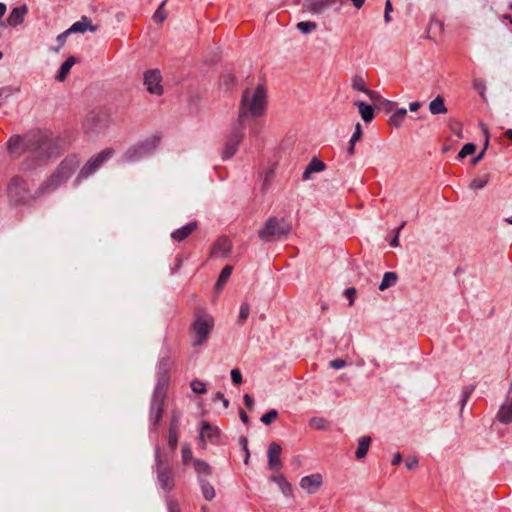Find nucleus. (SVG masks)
I'll return each instance as SVG.
<instances>
[{
  "instance_id": "9d476101",
  "label": "nucleus",
  "mask_w": 512,
  "mask_h": 512,
  "mask_svg": "<svg viewBox=\"0 0 512 512\" xmlns=\"http://www.w3.org/2000/svg\"><path fill=\"white\" fill-rule=\"evenodd\" d=\"M143 85L150 94L160 95V70L155 68L145 71Z\"/></svg>"
},
{
  "instance_id": "0e129e2a",
  "label": "nucleus",
  "mask_w": 512,
  "mask_h": 512,
  "mask_svg": "<svg viewBox=\"0 0 512 512\" xmlns=\"http://www.w3.org/2000/svg\"><path fill=\"white\" fill-rule=\"evenodd\" d=\"M402 462V455L400 453H396L393 458H392V461H391V464L393 466H397L399 465L400 463Z\"/></svg>"
},
{
  "instance_id": "680f3d73",
  "label": "nucleus",
  "mask_w": 512,
  "mask_h": 512,
  "mask_svg": "<svg viewBox=\"0 0 512 512\" xmlns=\"http://www.w3.org/2000/svg\"><path fill=\"white\" fill-rule=\"evenodd\" d=\"M243 400H244V403H245V406L248 408V409H253V406H254V400L253 398L249 395V394H245L243 396Z\"/></svg>"
},
{
  "instance_id": "9b49d317",
  "label": "nucleus",
  "mask_w": 512,
  "mask_h": 512,
  "mask_svg": "<svg viewBox=\"0 0 512 512\" xmlns=\"http://www.w3.org/2000/svg\"><path fill=\"white\" fill-rule=\"evenodd\" d=\"M281 450V446L276 442H272L268 447V467L272 471H279L282 468Z\"/></svg>"
},
{
  "instance_id": "6e6d98bb",
  "label": "nucleus",
  "mask_w": 512,
  "mask_h": 512,
  "mask_svg": "<svg viewBox=\"0 0 512 512\" xmlns=\"http://www.w3.org/2000/svg\"><path fill=\"white\" fill-rule=\"evenodd\" d=\"M70 35V32L68 29L61 34H59L56 38V41L58 42V47L55 49V51H58L65 43L66 38Z\"/></svg>"
},
{
  "instance_id": "4be33fe9",
  "label": "nucleus",
  "mask_w": 512,
  "mask_h": 512,
  "mask_svg": "<svg viewBox=\"0 0 512 512\" xmlns=\"http://www.w3.org/2000/svg\"><path fill=\"white\" fill-rule=\"evenodd\" d=\"M193 464H194V469H195L196 473L198 474L199 480L201 478L206 479L208 476L211 475L212 469L206 461L201 460V459H195Z\"/></svg>"
},
{
  "instance_id": "09e8293b",
  "label": "nucleus",
  "mask_w": 512,
  "mask_h": 512,
  "mask_svg": "<svg viewBox=\"0 0 512 512\" xmlns=\"http://www.w3.org/2000/svg\"><path fill=\"white\" fill-rule=\"evenodd\" d=\"M393 11L392 3L390 0H386L385 8H384V21L385 23H390L392 21L391 12Z\"/></svg>"
},
{
  "instance_id": "58836bf2",
  "label": "nucleus",
  "mask_w": 512,
  "mask_h": 512,
  "mask_svg": "<svg viewBox=\"0 0 512 512\" xmlns=\"http://www.w3.org/2000/svg\"><path fill=\"white\" fill-rule=\"evenodd\" d=\"M192 391L196 394H204L206 392V384L198 379H194L190 383Z\"/></svg>"
},
{
  "instance_id": "2f4dec72",
  "label": "nucleus",
  "mask_w": 512,
  "mask_h": 512,
  "mask_svg": "<svg viewBox=\"0 0 512 512\" xmlns=\"http://www.w3.org/2000/svg\"><path fill=\"white\" fill-rule=\"evenodd\" d=\"M406 115L407 110L405 108H399L390 116L389 122L391 125L399 127Z\"/></svg>"
},
{
  "instance_id": "423d86ee",
  "label": "nucleus",
  "mask_w": 512,
  "mask_h": 512,
  "mask_svg": "<svg viewBox=\"0 0 512 512\" xmlns=\"http://www.w3.org/2000/svg\"><path fill=\"white\" fill-rule=\"evenodd\" d=\"M31 145L33 155L41 160L50 158L56 150L53 139L47 135L36 133L30 136L28 140Z\"/></svg>"
},
{
  "instance_id": "6e6552de",
  "label": "nucleus",
  "mask_w": 512,
  "mask_h": 512,
  "mask_svg": "<svg viewBox=\"0 0 512 512\" xmlns=\"http://www.w3.org/2000/svg\"><path fill=\"white\" fill-rule=\"evenodd\" d=\"M243 136H244V124H239V120H238L237 123L233 126V128L226 140L224 150H223V155H222L223 160H228L235 155V153L238 149V146L243 139Z\"/></svg>"
},
{
  "instance_id": "0eeeda50",
  "label": "nucleus",
  "mask_w": 512,
  "mask_h": 512,
  "mask_svg": "<svg viewBox=\"0 0 512 512\" xmlns=\"http://www.w3.org/2000/svg\"><path fill=\"white\" fill-rule=\"evenodd\" d=\"M112 155V149H104L96 156L90 158L87 163L80 169L76 178V182L79 183L82 179H85L94 174L104 162L112 157Z\"/></svg>"
},
{
  "instance_id": "7ed1b4c3",
  "label": "nucleus",
  "mask_w": 512,
  "mask_h": 512,
  "mask_svg": "<svg viewBox=\"0 0 512 512\" xmlns=\"http://www.w3.org/2000/svg\"><path fill=\"white\" fill-rule=\"evenodd\" d=\"M290 232L291 225L284 218L269 217L258 231V237L264 242H274L286 239Z\"/></svg>"
},
{
  "instance_id": "c9c22d12",
  "label": "nucleus",
  "mask_w": 512,
  "mask_h": 512,
  "mask_svg": "<svg viewBox=\"0 0 512 512\" xmlns=\"http://www.w3.org/2000/svg\"><path fill=\"white\" fill-rule=\"evenodd\" d=\"M235 82H236L235 76L229 72L222 74V76L220 78V84L225 89H229L230 87H232L235 84Z\"/></svg>"
},
{
  "instance_id": "dca6fc26",
  "label": "nucleus",
  "mask_w": 512,
  "mask_h": 512,
  "mask_svg": "<svg viewBox=\"0 0 512 512\" xmlns=\"http://www.w3.org/2000/svg\"><path fill=\"white\" fill-rule=\"evenodd\" d=\"M28 8L26 4L15 7L11 10L8 18L6 19V25L16 27L24 22L25 15L27 14Z\"/></svg>"
},
{
  "instance_id": "4d7b16f0",
  "label": "nucleus",
  "mask_w": 512,
  "mask_h": 512,
  "mask_svg": "<svg viewBox=\"0 0 512 512\" xmlns=\"http://www.w3.org/2000/svg\"><path fill=\"white\" fill-rule=\"evenodd\" d=\"M155 462H156L155 472H156L157 478L160 479V448L158 445H156V447H155Z\"/></svg>"
},
{
  "instance_id": "f8f14e48",
  "label": "nucleus",
  "mask_w": 512,
  "mask_h": 512,
  "mask_svg": "<svg viewBox=\"0 0 512 512\" xmlns=\"http://www.w3.org/2000/svg\"><path fill=\"white\" fill-rule=\"evenodd\" d=\"M497 419L503 424H509L512 422V384L507 393L506 400L498 410Z\"/></svg>"
},
{
  "instance_id": "5701e85b",
  "label": "nucleus",
  "mask_w": 512,
  "mask_h": 512,
  "mask_svg": "<svg viewBox=\"0 0 512 512\" xmlns=\"http://www.w3.org/2000/svg\"><path fill=\"white\" fill-rule=\"evenodd\" d=\"M270 481L275 482L284 496H290L292 494V485L282 475H273L270 477Z\"/></svg>"
},
{
  "instance_id": "338daca9",
  "label": "nucleus",
  "mask_w": 512,
  "mask_h": 512,
  "mask_svg": "<svg viewBox=\"0 0 512 512\" xmlns=\"http://www.w3.org/2000/svg\"><path fill=\"white\" fill-rule=\"evenodd\" d=\"M485 150H482L476 157H474L471 161L472 165H476L484 156Z\"/></svg>"
},
{
  "instance_id": "aec40b11",
  "label": "nucleus",
  "mask_w": 512,
  "mask_h": 512,
  "mask_svg": "<svg viewBox=\"0 0 512 512\" xmlns=\"http://www.w3.org/2000/svg\"><path fill=\"white\" fill-rule=\"evenodd\" d=\"M354 105L358 108L364 122H371L374 118V108L363 101H356Z\"/></svg>"
},
{
  "instance_id": "8fccbe9b",
  "label": "nucleus",
  "mask_w": 512,
  "mask_h": 512,
  "mask_svg": "<svg viewBox=\"0 0 512 512\" xmlns=\"http://www.w3.org/2000/svg\"><path fill=\"white\" fill-rule=\"evenodd\" d=\"M361 137H362V126L360 123H357L355 125L354 133L352 134L349 141L356 143L357 141H359L361 139Z\"/></svg>"
},
{
  "instance_id": "37998d69",
  "label": "nucleus",
  "mask_w": 512,
  "mask_h": 512,
  "mask_svg": "<svg viewBox=\"0 0 512 512\" xmlns=\"http://www.w3.org/2000/svg\"><path fill=\"white\" fill-rule=\"evenodd\" d=\"M278 417V412L275 409H271L261 417V422L265 425H270Z\"/></svg>"
},
{
  "instance_id": "c756f323",
  "label": "nucleus",
  "mask_w": 512,
  "mask_h": 512,
  "mask_svg": "<svg viewBox=\"0 0 512 512\" xmlns=\"http://www.w3.org/2000/svg\"><path fill=\"white\" fill-rule=\"evenodd\" d=\"M203 497L207 501H211L215 497V489L205 478H201L199 481Z\"/></svg>"
},
{
  "instance_id": "f3484780",
  "label": "nucleus",
  "mask_w": 512,
  "mask_h": 512,
  "mask_svg": "<svg viewBox=\"0 0 512 512\" xmlns=\"http://www.w3.org/2000/svg\"><path fill=\"white\" fill-rule=\"evenodd\" d=\"M198 228V223L196 221H191L181 228L176 229L171 233V238L176 242H182L186 238H188L196 229Z\"/></svg>"
},
{
  "instance_id": "f704fd0d",
  "label": "nucleus",
  "mask_w": 512,
  "mask_h": 512,
  "mask_svg": "<svg viewBox=\"0 0 512 512\" xmlns=\"http://www.w3.org/2000/svg\"><path fill=\"white\" fill-rule=\"evenodd\" d=\"M352 88L354 90H357V91H360V92H363L365 93V91L368 89L366 87V83H365V80L362 76L360 75H355L352 79Z\"/></svg>"
},
{
  "instance_id": "a211bd4d",
  "label": "nucleus",
  "mask_w": 512,
  "mask_h": 512,
  "mask_svg": "<svg viewBox=\"0 0 512 512\" xmlns=\"http://www.w3.org/2000/svg\"><path fill=\"white\" fill-rule=\"evenodd\" d=\"M87 30L91 32H95L97 30V26L92 25L91 21L87 16H82L80 21L75 22L71 25L70 28H68V31L70 34L72 33H84Z\"/></svg>"
},
{
  "instance_id": "c85d7f7f",
  "label": "nucleus",
  "mask_w": 512,
  "mask_h": 512,
  "mask_svg": "<svg viewBox=\"0 0 512 512\" xmlns=\"http://www.w3.org/2000/svg\"><path fill=\"white\" fill-rule=\"evenodd\" d=\"M174 487V474L168 469H162V490L171 491Z\"/></svg>"
},
{
  "instance_id": "774afa93",
  "label": "nucleus",
  "mask_w": 512,
  "mask_h": 512,
  "mask_svg": "<svg viewBox=\"0 0 512 512\" xmlns=\"http://www.w3.org/2000/svg\"><path fill=\"white\" fill-rule=\"evenodd\" d=\"M420 107H421V103L420 102H412V103L409 104V110L411 112L417 111Z\"/></svg>"
},
{
  "instance_id": "69168bd1",
  "label": "nucleus",
  "mask_w": 512,
  "mask_h": 512,
  "mask_svg": "<svg viewBox=\"0 0 512 512\" xmlns=\"http://www.w3.org/2000/svg\"><path fill=\"white\" fill-rule=\"evenodd\" d=\"M239 416H240L241 421L244 424H248L249 418H248V415L246 414V412L243 409L240 410Z\"/></svg>"
},
{
  "instance_id": "ddd939ff",
  "label": "nucleus",
  "mask_w": 512,
  "mask_h": 512,
  "mask_svg": "<svg viewBox=\"0 0 512 512\" xmlns=\"http://www.w3.org/2000/svg\"><path fill=\"white\" fill-rule=\"evenodd\" d=\"M231 249L232 244L230 240L227 237L222 236L214 243L210 256L213 258H225L229 255Z\"/></svg>"
},
{
  "instance_id": "c03bdc74",
  "label": "nucleus",
  "mask_w": 512,
  "mask_h": 512,
  "mask_svg": "<svg viewBox=\"0 0 512 512\" xmlns=\"http://www.w3.org/2000/svg\"><path fill=\"white\" fill-rule=\"evenodd\" d=\"M182 461L185 465H188L189 461L192 460V450L188 444L182 445Z\"/></svg>"
},
{
  "instance_id": "4468645a",
  "label": "nucleus",
  "mask_w": 512,
  "mask_h": 512,
  "mask_svg": "<svg viewBox=\"0 0 512 512\" xmlns=\"http://www.w3.org/2000/svg\"><path fill=\"white\" fill-rule=\"evenodd\" d=\"M322 482L321 474L315 473L301 478L300 487L307 491L308 494H314L320 488Z\"/></svg>"
},
{
  "instance_id": "79ce46f5",
  "label": "nucleus",
  "mask_w": 512,
  "mask_h": 512,
  "mask_svg": "<svg viewBox=\"0 0 512 512\" xmlns=\"http://www.w3.org/2000/svg\"><path fill=\"white\" fill-rule=\"evenodd\" d=\"M249 313H250V305L246 302L242 303L240 306L238 323L243 324L247 320Z\"/></svg>"
},
{
  "instance_id": "cd10ccee",
  "label": "nucleus",
  "mask_w": 512,
  "mask_h": 512,
  "mask_svg": "<svg viewBox=\"0 0 512 512\" xmlns=\"http://www.w3.org/2000/svg\"><path fill=\"white\" fill-rule=\"evenodd\" d=\"M397 279L398 277L395 272H385L379 285V290L384 291L390 287H393L396 285Z\"/></svg>"
},
{
  "instance_id": "1a4fd4ad",
  "label": "nucleus",
  "mask_w": 512,
  "mask_h": 512,
  "mask_svg": "<svg viewBox=\"0 0 512 512\" xmlns=\"http://www.w3.org/2000/svg\"><path fill=\"white\" fill-rule=\"evenodd\" d=\"M7 193L13 203L19 204L24 202L28 197L26 182L20 177H14L8 185Z\"/></svg>"
},
{
  "instance_id": "e433bc0d",
  "label": "nucleus",
  "mask_w": 512,
  "mask_h": 512,
  "mask_svg": "<svg viewBox=\"0 0 512 512\" xmlns=\"http://www.w3.org/2000/svg\"><path fill=\"white\" fill-rule=\"evenodd\" d=\"M310 425L317 430H325L328 428V421L323 417H313Z\"/></svg>"
},
{
  "instance_id": "a19ab883",
  "label": "nucleus",
  "mask_w": 512,
  "mask_h": 512,
  "mask_svg": "<svg viewBox=\"0 0 512 512\" xmlns=\"http://www.w3.org/2000/svg\"><path fill=\"white\" fill-rule=\"evenodd\" d=\"M475 150H476V146H475V144H473V143H467V144H465V145L461 148V150L459 151V153H458V155H457V158H459V159H463V158H465L466 156L473 154V153L475 152Z\"/></svg>"
},
{
  "instance_id": "3c124183",
  "label": "nucleus",
  "mask_w": 512,
  "mask_h": 512,
  "mask_svg": "<svg viewBox=\"0 0 512 512\" xmlns=\"http://www.w3.org/2000/svg\"><path fill=\"white\" fill-rule=\"evenodd\" d=\"M230 374L233 384L240 385L242 383V374L239 369H232Z\"/></svg>"
},
{
  "instance_id": "ea45409f",
  "label": "nucleus",
  "mask_w": 512,
  "mask_h": 512,
  "mask_svg": "<svg viewBox=\"0 0 512 512\" xmlns=\"http://www.w3.org/2000/svg\"><path fill=\"white\" fill-rule=\"evenodd\" d=\"M23 139L20 136L12 137L9 139L7 147L10 153H16L21 146Z\"/></svg>"
},
{
  "instance_id": "49530a36",
  "label": "nucleus",
  "mask_w": 512,
  "mask_h": 512,
  "mask_svg": "<svg viewBox=\"0 0 512 512\" xmlns=\"http://www.w3.org/2000/svg\"><path fill=\"white\" fill-rule=\"evenodd\" d=\"M178 444V432L168 431V446L172 451L177 448Z\"/></svg>"
},
{
  "instance_id": "603ef678",
  "label": "nucleus",
  "mask_w": 512,
  "mask_h": 512,
  "mask_svg": "<svg viewBox=\"0 0 512 512\" xmlns=\"http://www.w3.org/2000/svg\"><path fill=\"white\" fill-rule=\"evenodd\" d=\"M473 86L479 92L481 97L484 98V94H485V90H486V86H485L484 81L481 80V79H475L473 81Z\"/></svg>"
},
{
  "instance_id": "5fc2aeb1",
  "label": "nucleus",
  "mask_w": 512,
  "mask_h": 512,
  "mask_svg": "<svg viewBox=\"0 0 512 512\" xmlns=\"http://www.w3.org/2000/svg\"><path fill=\"white\" fill-rule=\"evenodd\" d=\"M406 225V222L403 221L400 226L397 227L396 229V235L394 236V238L391 240L390 242V246L391 247H397L399 245V233L400 231L404 228V226Z\"/></svg>"
},
{
  "instance_id": "7c9ffc66",
  "label": "nucleus",
  "mask_w": 512,
  "mask_h": 512,
  "mask_svg": "<svg viewBox=\"0 0 512 512\" xmlns=\"http://www.w3.org/2000/svg\"><path fill=\"white\" fill-rule=\"evenodd\" d=\"M232 270H233V268L230 265H227L222 269V271L217 279V282L215 284V289L217 291H220L223 288V286L225 285V283L231 276Z\"/></svg>"
},
{
  "instance_id": "e2e57ef3",
  "label": "nucleus",
  "mask_w": 512,
  "mask_h": 512,
  "mask_svg": "<svg viewBox=\"0 0 512 512\" xmlns=\"http://www.w3.org/2000/svg\"><path fill=\"white\" fill-rule=\"evenodd\" d=\"M365 94L370 98V100H372L374 102L378 101L380 99V95L373 90L367 89L365 91Z\"/></svg>"
},
{
  "instance_id": "2eb2a0df",
  "label": "nucleus",
  "mask_w": 512,
  "mask_h": 512,
  "mask_svg": "<svg viewBox=\"0 0 512 512\" xmlns=\"http://www.w3.org/2000/svg\"><path fill=\"white\" fill-rule=\"evenodd\" d=\"M199 438L202 441L207 439L211 443H218L220 439V430L218 427L212 426L208 422L203 421L200 427Z\"/></svg>"
},
{
  "instance_id": "20e7f679",
  "label": "nucleus",
  "mask_w": 512,
  "mask_h": 512,
  "mask_svg": "<svg viewBox=\"0 0 512 512\" xmlns=\"http://www.w3.org/2000/svg\"><path fill=\"white\" fill-rule=\"evenodd\" d=\"M160 142L158 135H153L129 147L122 156L124 163H133L152 155Z\"/></svg>"
},
{
  "instance_id": "052dcab7",
  "label": "nucleus",
  "mask_w": 512,
  "mask_h": 512,
  "mask_svg": "<svg viewBox=\"0 0 512 512\" xmlns=\"http://www.w3.org/2000/svg\"><path fill=\"white\" fill-rule=\"evenodd\" d=\"M418 459L416 457L408 458L405 462V466L408 470H413L418 466Z\"/></svg>"
},
{
  "instance_id": "f257e3e1",
  "label": "nucleus",
  "mask_w": 512,
  "mask_h": 512,
  "mask_svg": "<svg viewBox=\"0 0 512 512\" xmlns=\"http://www.w3.org/2000/svg\"><path fill=\"white\" fill-rule=\"evenodd\" d=\"M267 105L266 90L262 85L257 86L254 90L246 89L241 98L239 109V124H244L246 118L250 115L253 117L262 116Z\"/></svg>"
},
{
  "instance_id": "473e14b6",
  "label": "nucleus",
  "mask_w": 512,
  "mask_h": 512,
  "mask_svg": "<svg viewBox=\"0 0 512 512\" xmlns=\"http://www.w3.org/2000/svg\"><path fill=\"white\" fill-rule=\"evenodd\" d=\"M181 412L174 410L172 412L170 424H169V431L171 432H178L181 424Z\"/></svg>"
},
{
  "instance_id": "f03ea898",
  "label": "nucleus",
  "mask_w": 512,
  "mask_h": 512,
  "mask_svg": "<svg viewBox=\"0 0 512 512\" xmlns=\"http://www.w3.org/2000/svg\"><path fill=\"white\" fill-rule=\"evenodd\" d=\"M79 164L80 161L76 155L67 156L59 164L51 177L39 186L36 192L37 196L55 191L74 174Z\"/></svg>"
},
{
  "instance_id": "13d9d810",
  "label": "nucleus",
  "mask_w": 512,
  "mask_h": 512,
  "mask_svg": "<svg viewBox=\"0 0 512 512\" xmlns=\"http://www.w3.org/2000/svg\"><path fill=\"white\" fill-rule=\"evenodd\" d=\"M345 296L349 299V305H353L356 289L354 287L347 288L344 291Z\"/></svg>"
},
{
  "instance_id": "6ab92c4d",
  "label": "nucleus",
  "mask_w": 512,
  "mask_h": 512,
  "mask_svg": "<svg viewBox=\"0 0 512 512\" xmlns=\"http://www.w3.org/2000/svg\"><path fill=\"white\" fill-rule=\"evenodd\" d=\"M325 167L326 165L322 160L318 159L317 157H313L306 166L302 174V179L309 180L312 173L321 172L325 169Z\"/></svg>"
},
{
  "instance_id": "a878e982",
  "label": "nucleus",
  "mask_w": 512,
  "mask_h": 512,
  "mask_svg": "<svg viewBox=\"0 0 512 512\" xmlns=\"http://www.w3.org/2000/svg\"><path fill=\"white\" fill-rule=\"evenodd\" d=\"M160 389V380L157 381L154 388V395L151 404V412L154 419V426L160 421V403L157 401V393Z\"/></svg>"
},
{
  "instance_id": "a18cd8bd",
  "label": "nucleus",
  "mask_w": 512,
  "mask_h": 512,
  "mask_svg": "<svg viewBox=\"0 0 512 512\" xmlns=\"http://www.w3.org/2000/svg\"><path fill=\"white\" fill-rule=\"evenodd\" d=\"M488 183L487 178H475L470 183V188L474 190L483 189Z\"/></svg>"
},
{
  "instance_id": "4c0bfd02",
  "label": "nucleus",
  "mask_w": 512,
  "mask_h": 512,
  "mask_svg": "<svg viewBox=\"0 0 512 512\" xmlns=\"http://www.w3.org/2000/svg\"><path fill=\"white\" fill-rule=\"evenodd\" d=\"M474 390H475V385H469L463 389L461 399H460L461 412L463 411L468 399L470 398V396Z\"/></svg>"
},
{
  "instance_id": "72a5a7b5",
  "label": "nucleus",
  "mask_w": 512,
  "mask_h": 512,
  "mask_svg": "<svg viewBox=\"0 0 512 512\" xmlns=\"http://www.w3.org/2000/svg\"><path fill=\"white\" fill-rule=\"evenodd\" d=\"M296 27L303 34H309L317 28V24L312 21H302L297 23Z\"/></svg>"
},
{
  "instance_id": "412c9836",
  "label": "nucleus",
  "mask_w": 512,
  "mask_h": 512,
  "mask_svg": "<svg viewBox=\"0 0 512 512\" xmlns=\"http://www.w3.org/2000/svg\"><path fill=\"white\" fill-rule=\"evenodd\" d=\"M76 61H77L76 57H74V56L68 57L62 63V65L56 75V80L59 82H63L67 78V75L69 74L71 68L76 63Z\"/></svg>"
},
{
  "instance_id": "de8ad7c7",
  "label": "nucleus",
  "mask_w": 512,
  "mask_h": 512,
  "mask_svg": "<svg viewBox=\"0 0 512 512\" xmlns=\"http://www.w3.org/2000/svg\"><path fill=\"white\" fill-rule=\"evenodd\" d=\"M166 504H167L168 512H182L180 504L177 501H175L171 498H167Z\"/></svg>"
},
{
  "instance_id": "bf43d9fd",
  "label": "nucleus",
  "mask_w": 512,
  "mask_h": 512,
  "mask_svg": "<svg viewBox=\"0 0 512 512\" xmlns=\"http://www.w3.org/2000/svg\"><path fill=\"white\" fill-rule=\"evenodd\" d=\"M12 94V89L10 87H4L0 89V106L2 105V101L7 99Z\"/></svg>"
},
{
  "instance_id": "b1692460",
  "label": "nucleus",
  "mask_w": 512,
  "mask_h": 512,
  "mask_svg": "<svg viewBox=\"0 0 512 512\" xmlns=\"http://www.w3.org/2000/svg\"><path fill=\"white\" fill-rule=\"evenodd\" d=\"M429 111L432 115L445 114L447 112V108L444 103V98L438 95L434 100H432L429 104Z\"/></svg>"
},
{
  "instance_id": "bb28decb",
  "label": "nucleus",
  "mask_w": 512,
  "mask_h": 512,
  "mask_svg": "<svg viewBox=\"0 0 512 512\" xmlns=\"http://www.w3.org/2000/svg\"><path fill=\"white\" fill-rule=\"evenodd\" d=\"M371 444V437L363 436L358 440V448L355 452L357 459H363L369 450Z\"/></svg>"
},
{
  "instance_id": "39448f33",
  "label": "nucleus",
  "mask_w": 512,
  "mask_h": 512,
  "mask_svg": "<svg viewBox=\"0 0 512 512\" xmlns=\"http://www.w3.org/2000/svg\"><path fill=\"white\" fill-rule=\"evenodd\" d=\"M214 326L213 318L205 313H199L192 324V346L203 345L209 337Z\"/></svg>"
},
{
  "instance_id": "393cba45",
  "label": "nucleus",
  "mask_w": 512,
  "mask_h": 512,
  "mask_svg": "<svg viewBox=\"0 0 512 512\" xmlns=\"http://www.w3.org/2000/svg\"><path fill=\"white\" fill-rule=\"evenodd\" d=\"M326 5V0H305L303 7L312 13L319 14L325 9Z\"/></svg>"
},
{
  "instance_id": "864d4df0",
  "label": "nucleus",
  "mask_w": 512,
  "mask_h": 512,
  "mask_svg": "<svg viewBox=\"0 0 512 512\" xmlns=\"http://www.w3.org/2000/svg\"><path fill=\"white\" fill-rule=\"evenodd\" d=\"M330 367L333 369H342L347 365V362L341 358H336L329 363Z\"/></svg>"
}]
</instances>
